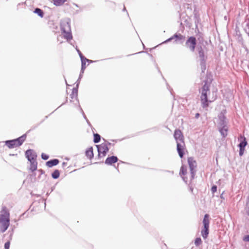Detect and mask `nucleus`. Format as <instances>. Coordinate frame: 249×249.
<instances>
[{
  "instance_id": "22",
  "label": "nucleus",
  "mask_w": 249,
  "mask_h": 249,
  "mask_svg": "<svg viewBox=\"0 0 249 249\" xmlns=\"http://www.w3.org/2000/svg\"><path fill=\"white\" fill-rule=\"evenodd\" d=\"M34 13L37 14L39 16H40L41 18L43 16V12L39 8H36L34 11Z\"/></svg>"
},
{
  "instance_id": "34",
  "label": "nucleus",
  "mask_w": 249,
  "mask_h": 249,
  "mask_svg": "<svg viewBox=\"0 0 249 249\" xmlns=\"http://www.w3.org/2000/svg\"><path fill=\"white\" fill-rule=\"evenodd\" d=\"M82 71L81 72V73L80 74V75H79V79L81 78V77L82 76Z\"/></svg>"
},
{
  "instance_id": "17",
  "label": "nucleus",
  "mask_w": 249,
  "mask_h": 249,
  "mask_svg": "<svg viewBox=\"0 0 249 249\" xmlns=\"http://www.w3.org/2000/svg\"><path fill=\"white\" fill-rule=\"evenodd\" d=\"M219 125H226V118L222 113H220L219 115Z\"/></svg>"
},
{
  "instance_id": "2",
  "label": "nucleus",
  "mask_w": 249,
  "mask_h": 249,
  "mask_svg": "<svg viewBox=\"0 0 249 249\" xmlns=\"http://www.w3.org/2000/svg\"><path fill=\"white\" fill-rule=\"evenodd\" d=\"M174 138L177 141V151L179 157L181 158L184 154L185 143L183 141V136L179 130H176L174 132Z\"/></svg>"
},
{
  "instance_id": "16",
  "label": "nucleus",
  "mask_w": 249,
  "mask_h": 249,
  "mask_svg": "<svg viewBox=\"0 0 249 249\" xmlns=\"http://www.w3.org/2000/svg\"><path fill=\"white\" fill-rule=\"evenodd\" d=\"M59 163V160L57 159H54L49 160L46 162V165L49 167H52L53 166L56 165Z\"/></svg>"
},
{
  "instance_id": "25",
  "label": "nucleus",
  "mask_w": 249,
  "mask_h": 249,
  "mask_svg": "<svg viewBox=\"0 0 249 249\" xmlns=\"http://www.w3.org/2000/svg\"><path fill=\"white\" fill-rule=\"evenodd\" d=\"M53 1L55 5H60L62 4L65 1V0H53Z\"/></svg>"
},
{
  "instance_id": "7",
  "label": "nucleus",
  "mask_w": 249,
  "mask_h": 249,
  "mask_svg": "<svg viewBox=\"0 0 249 249\" xmlns=\"http://www.w3.org/2000/svg\"><path fill=\"white\" fill-rule=\"evenodd\" d=\"M196 40L195 37L191 36L189 37L186 42V46L189 48L192 52H194L196 45Z\"/></svg>"
},
{
  "instance_id": "20",
  "label": "nucleus",
  "mask_w": 249,
  "mask_h": 249,
  "mask_svg": "<svg viewBox=\"0 0 249 249\" xmlns=\"http://www.w3.org/2000/svg\"><path fill=\"white\" fill-rule=\"evenodd\" d=\"M86 154L87 156L89 159L92 158L93 157L92 148H89L88 150H87L86 152Z\"/></svg>"
},
{
  "instance_id": "19",
  "label": "nucleus",
  "mask_w": 249,
  "mask_h": 249,
  "mask_svg": "<svg viewBox=\"0 0 249 249\" xmlns=\"http://www.w3.org/2000/svg\"><path fill=\"white\" fill-rule=\"evenodd\" d=\"M81 62H82V68H81V71H82V72L83 73L84 72V70L86 69V62H88L89 61V59L84 57V58H82L81 59Z\"/></svg>"
},
{
  "instance_id": "32",
  "label": "nucleus",
  "mask_w": 249,
  "mask_h": 249,
  "mask_svg": "<svg viewBox=\"0 0 249 249\" xmlns=\"http://www.w3.org/2000/svg\"><path fill=\"white\" fill-rule=\"evenodd\" d=\"M244 240L245 241H247V242H249V235H247V236H245L244 238Z\"/></svg>"
},
{
  "instance_id": "3",
  "label": "nucleus",
  "mask_w": 249,
  "mask_h": 249,
  "mask_svg": "<svg viewBox=\"0 0 249 249\" xmlns=\"http://www.w3.org/2000/svg\"><path fill=\"white\" fill-rule=\"evenodd\" d=\"M0 214V232H4L6 231L10 224L9 213L4 208Z\"/></svg>"
},
{
  "instance_id": "8",
  "label": "nucleus",
  "mask_w": 249,
  "mask_h": 249,
  "mask_svg": "<svg viewBox=\"0 0 249 249\" xmlns=\"http://www.w3.org/2000/svg\"><path fill=\"white\" fill-rule=\"evenodd\" d=\"M188 162L189 165V168L190 169L192 178H194L196 173L195 169L196 167V161L194 159V158L190 157L188 159Z\"/></svg>"
},
{
  "instance_id": "13",
  "label": "nucleus",
  "mask_w": 249,
  "mask_h": 249,
  "mask_svg": "<svg viewBox=\"0 0 249 249\" xmlns=\"http://www.w3.org/2000/svg\"><path fill=\"white\" fill-rule=\"evenodd\" d=\"M247 144V142L245 140V138L244 139L243 141H242L239 144V147L240 148L239 155L242 156L245 150V147Z\"/></svg>"
},
{
  "instance_id": "23",
  "label": "nucleus",
  "mask_w": 249,
  "mask_h": 249,
  "mask_svg": "<svg viewBox=\"0 0 249 249\" xmlns=\"http://www.w3.org/2000/svg\"><path fill=\"white\" fill-rule=\"evenodd\" d=\"M100 136L98 134H94V142L95 143H98L100 140Z\"/></svg>"
},
{
  "instance_id": "28",
  "label": "nucleus",
  "mask_w": 249,
  "mask_h": 249,
  "mask_svg": "<svg viewBox=\"0 0 249 249\" xmlns=\"http://www.w3.org/2000/svg\"><path fill=\"white\" fill-rule=\"evenodd\" d=\"M41 157H42V159L46 160L48 159L49 156H48L44 153H42L41 155Z\"/></svg>"
},
{
  "instance_id": "27",
  "label": "nucleus",
  "mask_w": 249,
  "mask_h": 249,
  "mask_svg": "<svg viewBox=\"0 0 249 249\" xmlns=\"http://www.w3.org/2000/svg\"><path fill=\"white\" fill-rule=\"evenodd\" d=\"M245 210L246 214L248 216H249V204H247L246 203V207H245Z\"/></svg>"
},
{
  "instance_id": "10",
  "label": "nucleus",
  "mask_w": 249,
  "mask_h": 249,
  "mask_svg": "<svg viewBox=\"0 0 249 249\" xmlns=\"http://www.w3.org/2000/svg\"><path fill=\"white\" fill-rule=\"evenodd\" d=\"M25 155L28 160L30 161L33 160H36L37 157L36 153L31 149L27 150L25 153Z\"/></svg>"
},
{
  "instance_id": "26",
  "label": "nucleus",
  "mask_w": 249,
  "mask_h": 249,
  "mask_svg": "<svg viewBox=\"0 0 249 249\" xmlns=\"http://www.w3.org/2000/svg\"><path fill=\"white\" fill-rule=\"evenodd\" d=\"M187 172V170L183 166L181 167L180 171V174L185 175Z\"/></svg>"
},
{
  "instance_id": "11",
  "label": "nucleus",
  "mask_w": 249,
  "mask_h": 249,
  "mask_svg": "<svg viewBox=\"0 0 249 249\" xmlns=\"http://www.w3.org/2000/svg\"><path fill=\"white\" fill-rule=\"evenodd\" d=\"M197 51L198 52V55L201 61V63L203 64L206 60L204 52L201 46L197 48Z\"/></svg>"
},
{
  "instance_id": "30",
  "label": "nucleus",
  "mask_w": 249,
  "mask_h": 249,
  "mask_svg": "<svg viewBox=\"0 0 249 249\" xmlns=\"http://www.w3.org/2000/svg\"><path fill=\"white\" fill-rule=\"evenodd\" d=\"M9 247H10V242H7L5 243V245H4L5 249H9Z\"/></svg>"
},
{
  "instance_id": "6",
  "label": "nucleus",
  "mask_w": 249,
  "mask_h": 249,
  "mask_svg": "<svg viewBox=\"0 0 249 249\" xmlns=\"http://www.w3.org/2000/svg\"><path fill=\"white\" fill-rule=\"evenodd\" d=\"M25 139L24 136L19 137L18 139L7 141L5 142L6 144L10 148H13L14 147L18 146L22 144Z\"/></svg>"
},
{
  "instance_id": "31",
  "label": "nucleus",
  "mask_w": 249,
  "mask_h": 249,
  "mask_svg": "<svg viewBox=\"0 0 249 249\" xmlns=\"http://www.w3.org/2000/svg\"><path fill=\"white\" fill-rule=\"evenodd\" d=\"M77 52H78V53L80 57V58L81 59L82 58H84V57L83 56L82 53H81V52L79 50H77Z\"/></svg>"
},
{
  "instance_id": "12",
  "label": "nucleus",
  "mask_w": 249,
  "mask_h": 249,
  "mask_svg": "<svg viewBox=\"0 0 249 249\" xmlns=\"http://www.w3.org/2000/svg\"><path fill=\"white\" fill-rule=\"evenodd\" d=\"M176 38V41H179V40H183L185 38V37L183 36L182 35L179 34V35H175L172 37L169 38L167 40H166L165 41H164L165 43L169 42L174 39Z\"/></svg>"
},
{
  "instance_id": "24",
  "label": "nucleus",
  "mask_w": 249,
  "mask_h": 249,
  "mask_svg": "<svg viewBox=\"0 0 249 249\" xmlns=\"http://www.w3.org/2000/svg\"><path fill=\"white\" fill-rule=\"evenodd\" d=\"M202 244V240L200 238H196L195 241V244L196 246L198 247Z\"/></svg>"
},
{
  "instance_id": "1",
  "label": "nucleus",
  "mask_w": 249,
  "mask_h": 249,
  "mask_svg": "<svg viewBox=\"0 0 249 249\" xmlns=\"http://www.w3.org/2000/svg\"><path fill=\"white\" fill-rule=\"evenodd\" d=\"M210 84L205 83L203 85L201 91V102L203 107H206L208 106V103L212 102L216 99L215 92H213L212 97H208V93H210L209 90Z\"/></svg>"
},
{
  "instance_id": "18",
  "label": "nucleus",
  "mask_w": 249,
  "mask_h": 249,
  "mask_svg": "<svg viewBox=\"0 0 249 249\" xmlns=\"http://www.w3.org/2000/svg\"><path fill=\"white\" fill-rule=\"evenodd\" d=\"M30 163H31V165H30V170L32 172H33V171L36 170L37 169V163L36 161V160H33L32 161H30Z\"/></svg>"
},
{
  "instance_id": "33",
  "label": "nucleus",
  "mask_w": 249,
  "mask_h": 249,
  "mask_svg": "<svg viewBox=\"0 0 249 249\" xmlns=\"http://www.w3.org/2000/svg\"><path fill=\"white\" fill-rule=\"evenodd\" d=\"M199 113H196V118H198L199 117Z\"/></svg>"
},
{
  "instance_id": "5",
  "label": "nucleus",
  "mask_w": 249,
  "mask_h": 249,
  "mask_svg": "<svg viewBox=\"0 0 249 249\" xmlns=\"http://www.w3.org/2000/svg\"><path fill=\"white\" fill-rule=\"evenodd\" d=\"M209 215L206 214L203 220V228L201 231V235L204 239L207 238L209 234V228L210 224Z\"/></svg>"
},
{
  "instance_id": "21",
  "label": "nucleus",
  "mask_w": 249,
  "mask_h": 249,
  "mask_svg": "<svg viewBox=\"0 0 249 249\" xmlns=\"http://www.w3.org/2000/svg\"><path fill=\"white\" fill-rule=\"evenodd\" d=\"M59 175L60 174L59 171L56 170L52 173V176L53 178L56 179L59 178Z\"/></svg>"
},
{
  "instance_id": "29",
  "label": "nucleus",
  "mask_w": 249,
  "mask_h": 249,
  "mask_svg": "<svg viewBox=\"0 0 249 249\" xmlns=\"http://www.w3.org/2000/svg\"><path fill=\"white\" fill-rule=\"evenodd\" d=\"M217 190V187L215 185L213 186L212 187L211 191L213 193H215Z\"/></svg>"
},
{
  "instance_id": "15",
  "label": "nucleus",
  "mask_w": 249,
  "mask_h": 249,
  "mask_svg": "<svg viewBox=\"0 0 249 249\" xmlns=\"http://www.w3.org/2000/svg\"><path fill=\"white\" fill-rule=\"evenodd\" d=\"M228 128L226 125H220L219 131L221 135L223 137H225L227 135Z\"/></svg>"
},
{
  "instance_id": "9",
  "label": "nucleus",
  "mask_w": 249,
  "mask_h": 249,
  "mask_svg": "<svg viewBox=\"0 0 249 249\" xmlns=\"http://www.w3.org/2000/svg\"><path fill=\"white\" fill-rule=\"evenodd\" d=\"M99 154H102L103 156H105L107 153L108 151V148L106 143H102L99 145L97 146Z\"/></svg>"
},
{
  "instance_id": "14",
  "label": "nucleus",
  "mask_w": 249,
  "mask_h": 249,
  "mask_svg": "<svg viewBox=\"0 0 249 249\" xmlns=\"http://www.w3.org/2000/svg\"><path fill=\"white\" fill-rule=\"evenodd\" d=\"M118 158L115 156H111L107 158L105 160V163L108 165H111L112 163H115L117 161Z\"/></svg>"
},
{
  "instance_id": "35",
  "label": "nucleus",
  "mask_w": 249,
  "mask_h": 249,
  "mask_svg": "<svg viewBox=\"0 0 249 249\" xmlns=\"http://www.w3.org/2000/svg\"><path fill=\"white\" fill-rule=\"evenodd\" d=\"M247 204H249V197H248V200H247V202L246 203Z\"/></svg>"
},
{
  "instance_id": "4",
  "label": "nucleus",
  "mask_w": 249,
  "mask_h": 249,
  "mask_svg": "<svg viewBox=\"0 0 249 249\" xmlns=\"http://www.w3.org/2000/svg\"><path fill=\"white\" fill-rule=\"evenodd\" d=\"M70 21V19L68 18H64L61 21V30L64 34V37L68 41L72 38Z\"/></svg>"
}]
</instances>
